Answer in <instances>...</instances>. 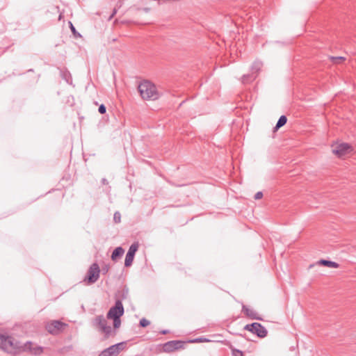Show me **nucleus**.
I'll return each mask as SVG.
<instances>
[{
    "mask_svg": "<svg viewBox=\"0 0 356 356\" xmlns=\"http://www.w3.org/2000/svg\"><path fill=\"white\" fill-rule=\"evenodd\" d=\"M64 326L65 324L60 321H52L47 324L46 330L51 334H57Z\"/></svg>",
    "mask_w": 356,
    "mask_h": 356,
    "instance_id": "9d476101",
    "label": "nucleus"
},
{
    "mask_svg": "<svg viewBox=\"0 0 356 356\" xmlns=\"http://www.w3.org/2000/svg\"><path fill=\"white\" fill-rule=\"evenodd\" d=\"M183 346V343L180 341H170L165 343L163 349L166 352H172L178 350Z\"/></svg>",
    "mask_w": 356,
    "mask_h": 356,
    "instance_id": "9b49d317",
    "label": "nucleus"
},
{
    "mask_svg": "<svg viewBox=\"0 0 356 356\" xmlns=\"http://www.w3.org/2000/svg\"><path fill=\"white\" fill-rule=\"evenodd\" d=\"M262 67V63L260 61H255L253 63L251 67V73L244 74L242 77V82L243 83H248L255 79L257 77V72L261 70Z\"/></svg>",
    "mask_w": 356,
    "mask_h": 356,
    "instance_id": "423d86ee",
    "label": "nucleus"
},
{
    "mask_svg": "<svg viewBox=\"0 0 356 356\" xmlns=\"http://www.w3.org/2000/svg\"><path fill=\"white\" fill-rule=\"evenodd\" d=\"M92 325L103 332L106 337H108L112 334V327L107 325L106 319L103 315L97 316L92 321Z\"/></svg>",
    "mask_w": 356,
    "mask_h": 356,
    "instance_id": "7ed1b4c3",
    "label": "nucleus"
},
{
    "mask_svg": "<svg viewBox=\"0 0 356 356\" xmlns=\"http://www.w3.org/2000/svg\"><path fill=\"white\" fill-rule=\"evenodd\" d=\"M117 13V9L116 8H114L112 14L110 15V17H108V20H111L113 17L114 15L116 14Z\"/></svg>",
    "mask_w": 356,
    "mask_h": 356,
    "instance_id": "bb28decb",
    "label": "nucleus"
},
{
    "mask_svg": "<svg viewBox=\"0 0 356 356\" xmlns=\"http://www.w3.org/2000/svg\"><path fill=\"white\" fill-rule=\"evenodd\" d=\"M70 24L71 31L73 33V34L74 35V36L75 37H81V34L76 31V29L74 28L73 24L71 22H70Z\"/></svg>",
    "mask_w": 356,
    "mask_h": 356,
    "instance_id": "4be33fe9",
    "label": "nucleus"
},
{
    "mask_svg": "<svg viewBox=\"0 0 356 356\" xmlns=\"http://www.w3.org/2000/svg\"><path fill=\"white\" fill-rule=\"evenodd\" d=\"M99 356H112L108 348L104 349Z\"/></svg>",
    "mask_w": 356,
    "mask_h": 356,
    "instance_id": "5701e85b",
    "label": "nucleus"
},
{
    "mask_svg": "<svg viewBox=\"0 0 356 356\" xmlns=\"http://www.w3.org/2000/svg\"><path fill=\"white\" fill-rule=\"evenodd\" d=\"M242 312L251 319L262 320V318L259 316L258 313L254 309L245 305H243Z\"/></svg>",
    "mask_w": 356,
    "mask_h": 356,
    "instance_id": "f8f14e48",
    "label": "nucleus"
},
{
    "mask_svg": "<svg viewBox=\"0 0 356 356\" xmlns=\"http://www.w3.org/2000/svg\"><path fill=\"white\" fill-rule=\"evenodd\" d=\"M352 151V147L348 143H341L332 149V152L339 157H342Z\"/></svg>",
    "mask_w": 356,
    "mask_h": 356,
    "instance_id": "1a4fd4ad",
    "label": "nucleus"
},
{
    "mask_svg": "<svg viewBox=\"0 0 356 356\" xmlns=\"http://www.w3.org/2000/svg\"><path fill=\"white\" fill-rule=\"evenodd\" d=\"M144 10H145V12H148L149 9V8H145Z\"/></svg>",
    "mask_w": 356,
    "mask_h": 356,
    "instance_id": "7c9ffc66",
    "label": "nucleus"
},
{
    "mask_svg": "<svg viewBox=\"0 0 356 356\" xmlns=\"http://www.w3.org/2000/svg\"><path fill=\"white\" fill-rule=\"evenodd\" d=\"M263 197V193L261 192V191H259L257 192L255 195H254V199L255 200H259L261 198H262Z\"/></svg>",
    "mask_w": 356,
    "mask_h": 356,
    "instance_id": "393cba45",
    "label": "nucleus"
},
{
    "mask_svg": "<svg viewBox=\"0 0 356 356\" xmlns=\"http://www.w3.org/2000/svg\"><path fill=\"white\" fill-rule=\"evenodd\" d=\"M139 324L140 326H141L142 327H145L149 325L150 324V322L146 318H143L142 319H140Z\"/></svg>",
    "mask_w": 356,
    "mask_h": 356,
    "instance_id": "aec40b11",
    "label": "nucleus"
},
{
    "mask_svg": "<svg viewBox=\"0 0 356 356\" xmlns=\"http://www.w3.org/2000/svg\"><path fill=\"white\" fill-rule=\"evenodd\" d=\"M196 341H208V340H207V339H203L200 338V339H196Z\"/></svg>",
    "mask_w": 356,
    "mask_h": 356,
    "instance_id": "c85d7f7f",
    "label": "nucleus"
},
{
    "mask_svg": "<svg viewBox=\"0 0 356 356\" xmlns=\"http://www.w3.org/2000/svg\"><path fill=\"white\" fill-rule=\"evenodd\" d=\"M167 332H168V331H167V330H163V331H162V332H161V333H162V334H166Z\"/></svg>",
    "mask_w": 356,
    "mask_h": 356,
    "instance_id": "c756f323",
    "label": "nucleus"
},
{
    "mask_svg": "<svg viewBox=\"0 0 356 356\" xmlns=\"http://www.w3.org/2000/svg\"><path fill=\"white\" fill-rule=\"evenodd\" d=\"M138 91L143 99L156 100L159 97L156 86L149 81H144L138 86Z\"/></svg>",
    "mask_w": 356,
    "mask_h": 356,
    "instance_id": "f03ea898",
    "label": "nucleus"
},
{
    "mask_svg": "<svg viewBox=\"0 0 356 356\" xmlns=\"http://www.w3.org/2000/svg\"><path fill=\"white\" fill-rule=\"evenodd\" d=\"M124 252V250L122 247L116 248L112 252L111 259L113 261H116L119 257L122 256Z\"/></svg>",
    "mask_w": 356,
    "mask_h": 356,
    "instance_id": "ddd939ff",
    "label": "nucleus"
},
{
    "mask_svg": "<svg viewBox=\"0 0 356 356\" xmlns=\"http://www.w3.org/2000/svg\"><path fill=\"white\" fill-rule=\"evenodd\" d=\"M113 220H114L115 222H116V223H119V222H120V220H121V215H120V212L116 211V212L114 213V216H113Z\"/></svg>",
    "mask_w": 356,
    "mask_h": 356,
    "instance_id": "412c9836",
    "label": "nucleus"
},
{
    "mask_svg": "<svg viewBox=\"0 0 356 356\" xmlns=\"http://www.w3.org/2000/svg\"><path fill=\"white\" fill-rule=\"evenodd\" d=\"M126 346L127 343L125 341H122L115 344V346L118 350L119 351V353L126 348Z\"/></svg>",
    "mask_w": 356,
    "mask_h": 356,
    "instance_id": "a211bd4d",
    "label": "nucleus"
},
{
    "mask_svg": "<svg viewBox=\"0 0 356 356\" xmlns=\"http://www.w3.org/2000/svg\"><path fill=\"white\" fill-rule=\"evenodd\" d=\"M31 345L30 341L22 345L13 337L0 333V348L9 353L17 354L21 351L30 349Z\"/></svg>",
    "mask_w": 356,
    "mask_h": 356,
    "instance_id": "f257e3e1",
    "label": "nucleus"
},
{
    "mask_svg": "<svg viewBox=\"0 0 356 356\" xmlns=\"http://www.w3.org/2000/svg\"><path fill=\"white\" fill-rule=\"evenodd\" d=\"M112 356L117 355L119 354V351L118 350L115 344L111 346L110 347L107 348Z\"/></svg>",
    "mask_w": 356,
    "mask_h": 356,
    "instance_id": "dca6fc26",
    "label": "nucleus"
},
{
    "mask_svg": "<svg viewBox=\"0 0 356 356\" xmlns=\"http://www.w3.org/2000/svg\"><path fill=\"white\" fill-rule=\"evenodd\" d=\"M318 264L330 268H337L339 266V264L325 259H321L318 261Z\"/></svg>",
    "mask_w": 356,
    "mask_h": 356,
    "instance_id": "4468645a",
    "label": "nucleus"
},
{
    "mask_svg": "<svg viewBox=\"0 0 356 356\" xmlns=\"http://www.w3.org/2000/svg\"><path fill=\"white\" fill-rule=\"evenodd\" d=\"M112 319L113 320V327H114V328H115V329L119 328L120 325H121L120 317L114 318H112Z\"/></svg>",
    "mask_w": 356,
    "mask_h": 356,
    "instance_id": "6ab92c4d",
    "label": "nucleus"
},
{
    "mask_svg": "<svg viewBox=\"0 0 356 356\" xmlns=\"http://www.w3.org/2000/svg\"><path fill=\"white\" fill-rule=\"evenodd\" d=\"M244 330L255 334L260 338H264L267 336L268 334V331L266 327L259 323H252L251 324H248L244 327Z\"/></svg>",
    "mask_w": 356,
    "mask_h": 356,
    "instance_id": "20e7f679",
    "label": "nucleus"
},
{
    "mask_svg": "<svg viewBox=\"0 0 356 356\" xmlns=\"http://www.w3.org/2000/svg\"><path fill=\"white\" fill-rule=\"evenodd\" d=\"M102 182L104 184H108V181H107V180H106L105 178H103V179H102Z\"/></svg>",
    "mask_w": 356,
    "mask_h": 356,
    "instance_id": "cd10ccee",
    "label": "nucleus"
},
{
    "mask_svg": "<svg viewBox=\"0 0 356 356\" xmlns=\"http://www.w3.org/2000/svg\"><path fill=\"white\" fill-rule=\"evenodd\" d=\"M100 269L97 263H93L89 268L86 280L90 284L96 282L99 277Z\"/></svg>",
    "mask_w": 356,
    "mask_h": 356,
    "instance_id": "0eeeda50",
    "label": "nucleus"
},
{
    "mask_svg": "<svg viewBox=\"0 0 356 356\" xmlns=\"http://www.w3.org/2000/svg\"><path fill=\"white\" fill-rule=\"evenodd\" d=\"M233 356H243V353L238 350H233Z\"/></svg>",
    "mask_w": 356,
    "mask_h": 356,
    "instance_id": "a878e982",
    "label": "nucleus"
},
{
    "mask_svg": "<svg viewBox=\"0 0 356 356\" xmlns=\"http://www.w3.org/2000/svg\"><path fill=\"white\" fill-rule=\"evenodd\" d=\"M138 247V242H135L132 243L129 247L124 260V266L126 267H129L132 264L135 254L137 252Z\"/></svg>",
    "mask_w": 356,
    "mask_h": 356,
    "instance_id": "6e6552de",
    "label": "nucleus"
},
{
    "mask_svg": "<svg viewBox=\"0 0 356 356\" xmlns=\"http://www.w3.org/2000/svg\"><path fill=\"white\" fill-rule=\"evenodd\" d=\"M331 60L333 63H340L341 61L345 60V58L343 56H332L330 57Z\"/></svg>",
    "mask_w": 356,
    "mask_h": 356,
    "instance_id": "f3484780",
    "label": "nucleus"
},
{
    "mask_svg": "<svg viewBox=\"0 0 356 356\" xmlns=\"http://www.w3.org/2000/svg\"><path fill=\"white\" fill-rule=\"evenodd\" d=\"M287 122V118L285 115H281L275 125V129H278L284 126Z\"/></svg>",
    "mask_w": 356,
    "mask_h": 356,
    "instance_id": "2eb2a0df",
    "label": "nucleus"
},
{
    "mask_svg": "<svg viewBox=\"0 0 356 356\" xmlns=\"http://www.w3.org/2000/svg\"><path fill=\"white\" fill-rule=\"evenodd\" d=\"M98 111L101 114H104L106 111V108L104 104H101L99 106Z\"/></svg>",
    "mask_w": 356,
    "mask_h": 356,
    "instance_id": "b1692460",
    "label": "nucleus"
},
{
    "mask_svg": "<svg viewBox=\"0 0 356 356\" xmlns=\"http://www.w3.org/2000/svg\"><path fill=\"white\" fill-rule=\"evenodd\" d=\"M124 312L123 305L121 300H116L115 305L110 308L107 313L106 318L108 319L121 317Z\"/></svg>",
    "mask_w": 356,
    "mask_h": 356,
    "instance_id": "39448f33",
    "label": "nucleus"
}]
</instances>
